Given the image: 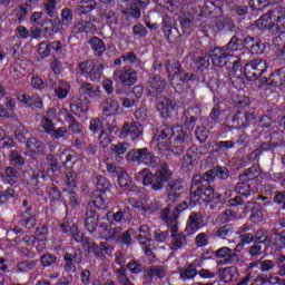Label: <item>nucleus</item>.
I'll return each instance as SVG.
<instances>
[{
	"mask_svg": "<svg viewBox=\"0 0 285 285\" xmlns=\"http://www.w3.org/2000/svg\"><path fill=\"white\" fill-rule=\"evenodd\" d=\"M230 233H233V227H230V225H225L216 232V236L224 239V237H228Z\"/></svg>",
	"mask_w": 285,
	"mask_h": 285,
	"instance_id": "e2e57ef3",
	"label": "nucleus"
},
{
	"mask_svg": "<svg viewBox=\"0 0 285 285\" xmlns=\"http://www.w3.org/2000/svg\"><path fill=\"white\" fill-rule=\"evenodd\" d=\"M170 226V232H171V248L173 250H179V248H184V246H186V236L184 234H179L178 227H177V219L174 218V220H171Z\"/></svg>",
	"mask_w": 285,
	"mask_h": 285,
	"instance_id": "4468645a",
	"label": "nucleus"
},
{
	"mask_svg": "<svg viewBox=\"0 0 285 285\" xmlns=\"http://www.w3.org/2000/svg\"><path fill=\"white\" fill-rule=\"evenodd\" d=\"M136 179L137 181L142 180L144 186H151L153 190H161L164 183L170 179V170H168V166L165 165L153 175L150 170L145 168L136 174Z\"/></svg>",
	"mask_w": 285,
	"mask_h": 285,
	"instance_id": "f03ea898",
	"label": "nucleus"
},
{
	"mask_svg": "<svg viewBox=\"0 0 285 285\" xmlns=\"http://www.w3.org/2000/svg\"><path fill=\"white\" fill-rule=\"evenodd\" d=\"M226 61H227V66L225 67L230 68V65H232V69L234 70V72H237V70L242 68V63H239V58L235 56L226 58Z\"/></svg>",
	"mask_w": 285,
	"mask_h": 285,
	"instance_id": "864d4df0",
	"label": "nucleus"
},
{
	"mask_svg": "<svg viewBox=\"0 0 285 285\" xmlns=\"http://www.w3.org/2000/svg\"><path fill=\"white\" fill-rule=\"evenodd\" d=\"M215 257L217 259V264L220 266H226L228 264H233V262H237L238 257L233 252V249L228 247H220L215 252Z\"/></svg>",
	"mask_w": 285,
	"mask_h": 285,
	"instance_id": "9b49d317",
	"label": "nucleus"
},
{
	"mask_svg": "<svg viewBox=\"0 0 285 285\" xmlns=\"http://www.w3.org/2000/svg\"><path fill=\"white\" fill-rule=\"evenodd\" d=\"M239 277V269L235 266H229L219 269V279L224 284H233Z\"/></svg>",
	"mask_w": 285,
	"mask_h": 285,
	"instance_id": "f3484780",
	"label": "nucleus"
},
{
	"mask_svg": "<svg viewBox=\"0 0 285 285\" xmlns=\"http://www.w3.org/2000/svg\"><path fill=\"white\" fill-rule=\"evenodd\" d=\"M157 110L160 111L161 117H170V115H173V110H175V105H173L171 99L163 98L157 104Z\"/></svg>",
	"mask_w": 285,
	"mask_h": 285,
	"instance_id": "4be33fe9",
	"label": "nucleus"
},
{
	"mask_svg": "<svg viewBox=\"0 0 285 285\" xmlns=\"http://www.w3.org/2000/svg\"><path fill=\"white\" fill-rule=\"evenodd\" d=\"M96 186L100 193H106V190L110 189V181L104 176H98Z\"/></svg>",
	"mask_w": 285,
	"mask_h": 285,
	"instance_id": "c03bdc74",
	"label": "nucleus"
},
{
	"mask_svg": "<svg viewBox=\"0 0 285 285\" xmlns=\"http://www.w3.org/2000/svg\"><path fill=\"white\" fill-rule=\"evenodd\" d=\"M127 159L135 164H144L145 166H157V157L153 153H149L147 148L129 150L127 153Z\"/></svg>",
	"mask_w": 285,
	"mask_h": 285,
	"instance_id": "39448f33",
	"label": "nucleus"
},
{
	"mask_svg": "<svg viewBox=\"0 0 285 285\" xmlns=\"http://www.w3.org/2000/svg\"><path fill=\"white\" fill-rule=\"evenodd\" d=\"M89 46H91V50H94V55H96V57H101L104 52H106V43L97 37H92L89 40Z\"/></svg>",
	"mask_w": 285,
	"mask_h": 285,
	"instance_id": "a878e982",
	"label": "nucleus"
},
{
	"mask_svg": "<svg viewBox=\"0 0 285 285\" xmlns=\"http://www.w3.org/2000/svg\"><path fill=\"white\" fill-rule=\"evenodd\" d=\"M116 275H117L121 285H134L132 283H130V279H128V276H126V269L125 268L116 269Z\"/></svg>",
	"mask_w": 285,
	"mask_h": 285,
	"instance_id": "5fc2aeb1",
	"label": "nucleus"
},
{
	"mask_svg": "<svg viewBox=\"0 0 285 285\" xmlns=\"http://www.w3.org/2000/svg\"><path fill=\"white\" fill-rule=\"evenodd\" d=\"M40 125L45 131H47L49 135H52V132L55 130V124L52 122V119L42 118L40 121Z\"/></svg>",
	"mask_w": 285,
	"mask_h": 285,
	"instance_id": "603ef678",
	"label": "nucleus"
},
{
	"mask_svg": "<svg viewBox=\"0 0 285 285\" xmlns=\"http://www.w3.org/2000/svg\"><path fill=\"white\" fill-rule=\"evenodd\" d=\"M94 66L95 62L92 60L81 62L78 65V72L80 75H90V71L92 70Z\"/></svg>",
	"mask_w": 285,
	"mask_h": 285,
	"instance_id": "a18cd8bd",
	"label": "nucleus"
},
{
	"mask_svg": "<svg viewBox=\"0 0 285 285\" xmlns=\"http://www.w3.org/2000/svg\"><path fill=\"white\" fill-rule=\"evenodd\" d=\"M145 277L148 279V282H153V278L155 277L156 279H164V277H166V267L164 266L150 267L149 269H147Z\"/></svg>",
	"mask_w": 285,
	"mask_h": 285,
	"instance_id": "393cba45",
	"label": "nucleus"
},
{
	"mask_svg": "<svg viewBox=\"0 0 285 285\" xmlns=\"http://www.w3.org/2000/svg\"><path fill=\"white\" fill-rule=\"evenodd\" d=\"M57 262V258L52 254H46L41 256L42 266H52Z\"/></svg>",
	"mask_w": 285,
	"mask_h": 285,
	"instance_id": "0e129e2a",
	"label": "nucleus"
},
{
	"mask_svg": "<svg viewBox=\"0 0 285 285\" xmlns=\"http://www.w3.org/2000/svg\"><path fill=\"white\" fill-rule=\"evenodd\" d=\"M166 68L169 81L174 86H183V83H186L190 79V76L181 70V66L178 62L167 65Z\"/></svg>",
	"mask_w": 285,
	"mask_h": 285,
	"instance_id": "0eeeda50",
	"label": "nucleus"
},
{
	"mask_svg": "<svg viewBox=\"0 0 285 285\" xmlns=\"http://www.w3.org/2000/svg\"><path fill=\"white\" fill-rule=\"evenodd\" d=\"M273 86H282L285 83V67L274 71L269 77Z\"/></svg>",
	"mask_w": 285,
	"mask_h": 285,
	"instance_id": "473e14b6",
	"label": "nucleus"
},
{
	"mask_svg": "<svg viewBox=\"0 0 285 285\" xmlns=\"http://www.w3.org/2000/svg\"><path fill=\"white\" fill-rule=\"evenodd\" d=\"M257 169L255 167H250L243 175L239 176L242 181H250V179H255Z\"/></svg>",
	"mask_w": 285,
	"mask_h": 285,
	"instance_id": "13d9d810",
	"label": "nucleus"
},
{
	"mask_svg": "<svg viewBox=\"0 0 285 285\" xmlns=\"http://www.w3.org/2000/svg\"><path fill=\"white\" fill-rule=\"evenodd\" d=\"M184 193V183L181 180H174L168 184L167 195L170 202H177Z\"/></svg>",
	"mask_w": 285,
	"mask_h": 285,
	"instance_id": "6ab92c4d",
	"label": "nucleus"
},
{
	"mask_svg": "<svg viewBox=\"0 0 285 285\" xmlns=\"http://www.w3.org/2000/svg\"><path fill=\"white\" fill-rule=\"evenodd\" d=\"M102 110L107 116L117 115L119 112V101L108 98L102 105Z\"/></svg>",
	"mask_w": 285,
	"mask_h": 285,
	"instance_id": "c85d7f7f",
	"label": "nucleus"
},
{
	"mask_svg": "<svg viewBox=\"0 0 285 285\" xmlns=\"http://www.w3.org/2000/svg\"><path fill=\"white\" fill-rule=\"evenodd\" d=\"M50 50H52L51 45H47L46 42H41L38 48V52H39L40 57H43V58L50 56Z\"/></svg>",
	"mask_w": 285,
	"mask_h": 285,
	"instance_id": "052dcab7",
	"label": "nucleus"
},
{
	"mask_svg": "<svg viewBox=\"0 0 285 285\" xmlns=\"http://www.w3.org/2000/svg\"><path fill=\"white\" fill-rule=\"evenodd\" d=\"M101 75H104V65H94V68L88 73L89 79L91 81H99L101 79Z\"/></svg>",
	"mask_w": 285,
	"mask_h": 285,
	"instance_id": "58836bf2",
	"label": "nucleus"
},
{
	"mask_svg": "<svg viewBox=\"0 0 285 285\" xmlns=\"http://www.w3.org/2000/svg\"><path fill=\"white\" fill-rule=\"evenodd\" d=\"M154 238L159 242V244H164V242H166L168 239V232H161L159 229H157L154 233Z\"/></svg>",
	"mask_w": 285,
	"mask_h": 285,
	"instance_id": "774afa93",
	"label": "nucleus"
},
{
	"mask_svg": "<svg viewBox=\"0 0 285 285\" xmlns=\"http://www.w3.org/2000/svg\"><path fill=\"white\" fill-rule=\"evenodd\" d=\"M85 222L87 230H89V233H95L97 226H99V216H97V212L88 207Z\"/></svg>",
	"mask_w": 285,
	"mask_h": 285,
	"instance_id": "412c9836",
	"label": "nucleus"
},
{
	"mask_svg": "<svg viewBox=\"0 0 285 285\" xmlns=\"http://www.w3.org/2000/svg\"><path fill=\"white\" fill-rule=\"evenodd\" d=\"M6 178L8 184H17V179H19V171L14 169L13 167H7L6 168Z\"/></svg>",
	"mask_w": 285,
	"mask_h": 285,
	"instance_id": "a19ab883",
	"label": "nucleus"
},
{
	"mask_svg": "<svg viewBox=\"0 0 285 285\" xmlns=\"http://www.w3.org/2000/svg\"><path fill=\"white\" fill-rule=\"evenodd\" d=\"M242 49V45L239 43V38L233 37L226 47L215 48L210 55L212 63L217 66L218 68H224V66H228L227 58L235 57L233 52H237Z\"/></svg>",
	"mask_w": 285,
	"mask_h": 285,
	"instance_id": "20e7f679",
	"label": "nucleus"
},
{
	"mask_svg": "<svg viewBox=\"0 0 285 285\" xmlns=\"http://www.w3.org/2000/svg\"><path fill=\"white\" fill-rule=\"evenodd\" d=\"M43 6L48 17H55L57 10V0H46Z\"/></svg>",
	"mask_w": 285,
	"mask_h": 285,
	"instance_id": "8fccbe9b",
	"label": "nucleus"
},
{
	"mask_svg": "<svg viewBox=\"0 0 285 285\" xmlns=\"http://www.w3.org/2000/svg\"><path fill=\"white\" fill-rule=\"evenodd\" d=\"M267 68L268 66L266 65L265 60H262V59L252 60L250 62L245 65V68H244L245 77L249 81H257V79H259V77H262L264 72H266Z\"/></svg>",
	"mask_w": 285,
	"mask_h": 285,
	"instance_id": "423d86ee",
	"label": "nucleus"
},
{
	"mask_svg": "<svg viewBox=\"0 0 285 285\" xmlns=\"http://www.w3.org/2000/svg\"><path fill=\"white\" fill-rule=\"evenodd\" d=\"M18 101L24 106H28V108H32V110L43 108V100L39 95L30 96L28 94H20L18 95Z\"/></svg>",
	"mask_w": 285,
	"mask_h": 285,
	"instance_id": "2eb2a0df",
	"label": "nucleus"
},
{
	"mask_svg": "<svg viewBox=\"0 0 285 285\" xmlns=\"http://www.w3.org/2000/svg\"><path fill=\"white\" fill-rule=\"evenodd\" d=\"M127 267L129 268L130 273H141L144 269V266L141 264L137 263L136 261H131L127 264Z\"/></svg>",
	"mask_w": 285,
	"mask_h": 285,
	"instance_id": "338daca9",
	"label": "nucleus"
},
{
	"mask_svg": "<svg viewBox=\"0 0 285 285\" xmlns=\"http://www.w3.org/2000/svg\"><path fill=\"white\" fill-rule=\"evenodd\" d=\"M199 163V156L193 150H188L187 155L183 158V166L185 168H195Z\"/></svg>",
	"mask_w": 285,
	"mask_h": 285,
	"instance_id": "c756f323",
	"label": "nucleus"
},
{
	"mask_svg": "<svg viewBox=\"0 0 285 285\" xmlns=\"http://www.w3.org/2000/svg\"><path fill=\"white\" fill-rule=\"evenodd\" d=\"M114 79L120 80L125 86H135L137 83V71L131 68H124L121 70L114 71Z\"/></svg>",
	"mask_w": 285,
	"mask_h": 285,
	"instance_id": "1a4fd4ad",
	"label": "nucleus"
},
{
	"mask_svg": "<svg viewBox=\"0 0 285 285\" xmlns=\"http://www.w3.org/2000/svg\"><path fill=\"white\" fill-rule=\"evenodd\" d=\"M61 21L63 26H70L72 23V10L70 8H63L61 10Z\"/></svg>",
	"mask_w": 285,
	"mask_h": 285,
	"instance_id": "09e8293b",
	"label": "nucleus"
},
{
	"mask_svg": "<svg viewBox=\"0 0 285 285\" xmlns=\"http://www.w3.org/2000/svg\"><path fill=\"white\" fill-rule=\"evenodd\" d=\"M118 186L122 188V190H132V180H130V176L128 173L122 171L118 176Z\"/></svg>",
	"mask_w": 285,
	"mask_h": 285,
	"instance_id": "72a5a7b5",
	"label": "nucleus"
},
{
	"mask_svg": "<svg viewBox=\"0 0 285 285\" xmlns=\"http://www.w3.org/2000/svg\"><path fill=\"white\" fill-rule=\"evenodd\" d=\"M41 31L45 39H50L55 32H58V29L55 28V22L51 19H45L41 22Z\"/></svg>",
	"mask_w": 285,
	"mask_h": 285,
	"instance_id": "bb28decb",
	"label": "nucleus"
},
{
	"mask_svg": "<svg viewBox=\"0 0 285 285\" xmlns=\"http://www.w3.org/2000/svg\"><path fill=\"white\" fill-rule=\"evenodd\" d=\"M37 266V261H22L17 264L16 273H28Z\"/></svg>",
	"mask_w": 285,
	"mask_h": 285,
	"instance_id": "e433bc0d",
	"label": "nucleus"
},
{
	"mask_svg": "<svg viewBox=\"0 0 285 285\" xmlns=\"http://www.w3.org/2000/svg\"><path fill=\"white\" fill-rule=\"evenodd\" d=\"M199 190H202V176H195L191 180V188H190V193L193 195H197V193H199Z\"/></svg>",
	"mask_w": 285,
	"mask_h": 285,
	"instance_id": "4d7b16f0",
	"label": "nucleus"
},
{
	"mask_svg": "<svg viewBox=\"0 0 285 285\" xmlns=\"http://www.w3.org/2000/svg\"><path fill=\"white\" fill-rule=\"evenodd\" d=\"M196 139L200 141V144H204L206 139H208V131L206 130V127L204 126H198L196 128Z\"/></svg>",
	"mask_w": 285,
	"mask_h": 285,
	"instance_id": "6e6d98bb",
	"label": "nucleus"
},
{
	"mask_svg": "<svg viewBox=\"0 0 285 285\" xmlns=\"http://www.w3.org/2000/svg\"><path fill=\"white\" fill-rule=\"evenodd\" d=\"M144 135V127L139 122H125L120 129V139L130 137L132 141Z\"/></svg>",
	"mask_w": 285,
	"mask_h": 285,
	"instance_id": "6e6552de",
	"label": "nucleus"
},
{
	"mask_svg": "<svg viewBox=\"0 0 285 285\" xmlns=\"http://www.w3.org/2000/svg\"><path fill=\"white\" fill-rule=\"evenodd\" d=\"M9 161L11 166H26V159L17 149L9 153Z\"/></svg>",
	"mask_w": 285,
	"mask_h": 285,
	"instance_id": "c9c22d12",
	"label": "nucleus"
},
{
	"mask_svg": "<svg viewBox=\"0 0 285 285\" xmlns=\"http://www.w3.org/2000/svg\"><path fill=\"white\" fill-rule=\"evenodd\" d=\"M166 88V81L161 79L159 76H153L149 78L147 90L149 95H154V97H157L158 95H161Z\"/></svg>",
	"mask_w": 285,
	"mask_h": 285,
	"instance_id": "dca6fc26",
	"label": "nucleus"
},
{
	"mask_svg": "<svg viewBox=\"0 0 285 285\" xmlns=\"http://www.w3.org/2000/svg\"><path fill=\"white\" fill-rule=\"evenodd\" d=\"M36 224H37V216L21 218V225L24 226V228H28L29 230L31 228H35Z\"/></svg>",
	"mask_w": 285,
	"mask_h": 285,
	"instance_id": "bf43d9fd",
	"label": "nucleus"
},
{
	"mask_svg": "<svg viewBox=\"0 0 285 285\" xmlns=\"http://www.w3.org/2000/svg\"><path fill=\"white\" fill-rule=\"evenodd\" d=\"M197 275V268H195V262L187 265L186 268L180 273L181 279H193Z\"/></svg>",
	"mask_w": 285,
	"mask_h": 285,
	"instance_id": "ea45409f",
	"label": "nucleus"
},
{
	"mask_svg": "<svg viewBox=\"0 0 285 285\" xmlns=\"http://www.w3.org/2000/svg\"><path fill=\"white\" fill-rule=\"evenodd\" d=\"M200 198L203 202L206 204H212V202H215V204L222 202V196L217 195L215 197V189L213 187L208 186L207 188L204 189V191L200 194Z\"/></svg>",
	"mask_w": 285,
	"mask_h": 285,
	"instance_id": "cd10ccee",
	"label": "nucleus"
},
{
	"mask_svg": "<svg viewBox=\"0 0 285 285\" xmlns=\"http://www.w3.org/2000/svg\"><path fill=\"white\" fill-rule=\"evenodd\" d=\"M106 126H109L108 122H104L99 119H94L90 121V126H89V129L92 131V132H100L102 130H106Z\"/></svg>",
	"mask_w": 285,
	"mask_h": 285,
	"instance_id": "37998d69",
	"label": "nucleus"
},
{
	"mask_svg": "<svg viewBox=\"0 0 285 285\" xmlns=\"http://www.w3.org/2000/svg\"><path fill=\"white\" fill-rule=\"evenodd\" d=\"M27 148L31 150V153H36V155H39L43 153V142L39 141L36 137L29 138L27 141Z\"/></svg>",
	"mask_w": 285,
	"mask_h": 285,
	"instance_id": "f704fd0d",
	"label": "nucleus"
},
{
	"mask_svg": "<svg viewBox=\"0 0 285 285\" xmlns=\"http://www.w3.org/2000/svg\"><path fill=\"white\" fill-rule=\"evenodd\" d=\"M285 8L277 7L269 13L264 14L256 21V27L259 30L266 28H275L278 35H285Z\"/></svg>",
	"mask_w": 285,
	"mask_h": 285,
	"instance_id": "7ed1b4c3",
	"label": "nucleus"
},
{
	"mask_svg": "<svg viewBox=\"0 0 285 285\" xmlns=\"http://www.w3.org/2000/svg\"><path fill=\"white\" fill-rule=\"evenodd\" d=\"M78 92L80 97H88L89 99H99L101 97V88L90 82H82Z\"/></svg>",
	"mask_w": 285,
	"mask_h": 285,
	"instance_id": "ddd939ff",
	"label": "nucleus"
},
{
	"mask_svg": "<svg viewBox=\"0 0 285 285\" xmlns=\"http://www.w3.org/2000/svg\"><path fill=\"white\" fill-rule=\"evenodd\" d=\"M97 8V2L95 0H83L77 7L78 14H88Z\"/></svg>",
	"mask_w": 285,
	"mask_h": 285,
	"instance_id": "7c9ffc66",
	"label": "nucleus"
},
{
	"mask_svg": "<svg viewBox=\"0 0 285 285\" xmlns=\"http://www.w3.org/2000/svg\"><path fill=\"white\" fill-rule=\"evenodd\" d=\"M200 228H204V216L202 213L193 212L187 219L185 232L187 235H195Z\"/></svg>",
	"mask_w": 285,
	"mask_h": 285,
	"instance_id": "9d476101",
	"label": "nucleus"
},
{
	"mask_svg": "<svg viewBox=\"0 0 285 285\" xmlns=\"http://www.w3.org/2000/svg\"><path fill=\"white\" fill-rule=\"evenodd\" d=\"M249 6L253 10H262L268 6V0H250Z\"/></svg>",
	"mask_w": 285,
	"mask_h": 285,
	"instance_id": "680f3d73",
	"label": "nucleus"
},
{
	"mask_svg": "<svg viewBox=\"0 0 285 285\" xmlns=\"http://www.w3.org/2000/svg\"><path fill=\"white\" fill-rule=\"evenodd\" d=\"M235 191L243 197H248V195H250V185H248V183H238Z\"/></svg>",
	"mask_w": 285,
	"mask_h": 285,
	"instance_id": "49530a36",
	"label": "nucleus"
},
{
	"mask_svg": "<svg viewBox=\"0 0 285 285\" xmlns=\"http://www.w3.org/2000/svg\"><path fill=\"white\" fill-rule=\"evenodd\" d=\"M124 171V168L117 167L115 164H107V173L110 175H117L119 177Z\"/></svg>",
	"mask_w": 285,
	"mask_h": 285,
	"instance_id": "69168bd1",
	"label": "nucleus"
},
{
	"mask_svg": "<svg viewBox=\"0 0 285 285\" xmlns=\"http://www.w3.org/2000/svg\"><path fill=\"white\" fill-rule=\"evenodd\" d=\"M128 204L132 206V208H138V210H142V213H146V215H153V213L159 210V203L157 202H151L150 204L144 205L135 198H128Z\"/></svg>",
	"mask_w": 285,
	"mask_h": 285,
	"instance_id": "aec40b11",
	"label": "nucleus"
},
{
	"mask_svg": "<svg viewBox=\"0 0 285 285\" xmlns=\"http://www.w3.org/2000/svg\"><path fill=\"white\" fill-rule=\"evenodd\" d=\"M112 130L115 129L110 125H106V128L101 130L98 140L102 148H108L112 144V137L110 136Z\"/></svg>",
	"mask_w": 285,
	"mask_h": 285,
	"instance_id": "b1692460",
	"label": "nucleus"
},
{
	"mask_svg": "<svg viewBox=\"0 0 285 285\" xmlns=\"http://www.w3.org/2000/svg\"><path fill=\"white\" fill-rule=\"evenodd\" d=\"M114 222L121 224L122 226H128L130 222H132V214H130V209L126 207L124 210H119L114 214Z\"/></svg>",
	"mask_w": 285,
	"mask_h": 285,
	"instance_id": "5701e85b",
	"label": "nucleus"
},
{
	"mask_svg": "<svg viewBox=\"0 0 285 285\" xmlns=\"http://www.w3.org/2000/svg\"><path fill=\"white\" fill-rule=\"evenodd\" d=\"M245 46L249 50H252L253 55H262V42L259 40H255L253 37H247L245 39Z\"/></svg>",
	"mask_w": 285,
	"mask_h": 285,
	"instance_id": "2f4dec72",
	"label": "nucleus"
},
{
	"mask_svg": "<svg viewBox=\"0 0 285 285\" xmlns=\"http://www.w3.org/2000/svg\"><path fill=\"white\" fill-rule=\"evenodd\" d=\"M148 3V0H131L129 8L122 10L125 17H132L139 19L141 17V8Z\"/></svg>",
	"mask_w": 285,
	"mask_h": 285,
	"instance_id": "a211bd4d",
	"label": "nucleus"
},
{
	"mask_svg": "<svg viewBox=\"0 0 285 285\" xmlns=\"http://www.w3.org/2000/svg\"><path fill=\"white\" fill-rule=\"evenodd\" d=\"M160 219H163V222H166L169 229H170V224H173V222H175V219H176V224H177V215L170 216V208H165L161 212Z\"/></svg>",
	"mask_w": 285,
	"mask_h": 285,
	"instance_id": "79ce46f5",
	"label": "nucleus"
},
{
	"mask_svg": "<svg viewBox=\"0 0 285 285\" xmlns=\"http://www.w3.org/2000/svg\"><path fill=\"white\" fill-rule=\"evenodd\" d=\"M129 148H130V144L128 142H117L110 146L111 153L118 156L126 155Z\"/></svg>",
	"mask_w": 285,
	"mask_h": 285,
	"instance_id": "4c0bfd02",
	"label": "nucleus"
},
{
	"mask_svg": "<svg viewBox=\"0 0 285 285\" xmlns=\"http://www.w3.org/2000/svg\"><path fill=\"white\" fill-rule=\"evenodd\" d=\"M139 235H137L138 242L141 244L145 255L149 257L153 256V250L150 249V227L148 225H142L138 228Z\"/></svg>",
	"mask_w": 285,
	"mask_h": 285,
	"instance_id": "f8f14e48",
	"label": "nucleus"
},
{
	"mask_svg": "<svg viewBox=\"0 0 285 285\" xmlns=\"http://www.w3.org/2000/svg\"><path fill=\"white\" fill-rule=\"evenodd\" d=\"M92 206H96V208H104L106 206V198L104 197V194L95 195V198L89 203L88 208H92Z\"/></svg>",
	"mask_w": 285,
	"mask_h": 285,
	"instance_id": "de8ad7c7",
	"label": "nucleus"
},
{
	"mask_svg": "<svg viewBox=\"0 0 285 285\" xmlns=\"http://www.w3.org/2000/svg\"><path fill=\"white\" fill-rule=\"evenodd\" d=\"M49 161V167L47 168L48 175H55V173H59V163L52 160L55 157L52 155L47 156Z\"/></svg>",
	"mask_w": 285,
	"mask_h": 285,
	"instance_id": "3c124183",
	"label": "nucleus"
},
{
	"mask_svg": "<svg viewBox=\"0 0 285 285\" xmlns=\"http://www.w3.org/2000/svg\"><path fill=\"white\" fill-rule=\"evenodd\" d=\"M187 141H190V130L183 126H175L174 128L165 127L154 139V144H156L160 153L168 150L170 144L181 146L186 145Z\"/></svg>",
	"mask_w": 285,
	"mask_h": 285,
	"instance_id": "f257e3e1",
	"label": "nucleus"
}]
</instances>
